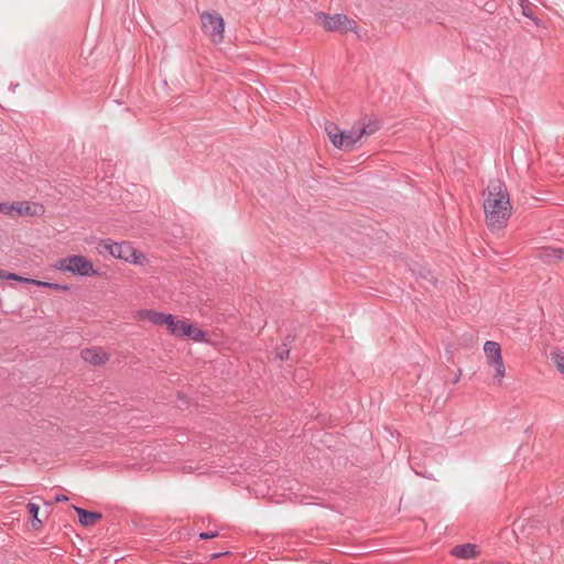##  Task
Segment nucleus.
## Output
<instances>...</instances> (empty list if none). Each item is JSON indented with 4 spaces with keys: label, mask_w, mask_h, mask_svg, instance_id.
I'll use <instances>...</instances> for the list:
<instances>
[{
    "label": "nucleus",
    "mask_w": 564,
    "mask_h": 564,
    "mask_svg": "<svg viewBox=\"0 0 564 564\" xmlns=\"http://www.w3.org/2000/svg\"><path fill=\"white\" fill-rule=\"evenodd\" d=\"M0 279H2V280H14V281H20V282L31 283V284L33 282V279L23 278V276H20L18 274H15V273L7 272L4 270H2V276H0Z\"/></svg>",
    "instance_id": "obj_19"
},
{
    "label": "nucleus",
    "mask_w": 564,
    "mask_h": 564,
    "mask_svg": "<svg viewBox=\"0 0 564 564\" xmlns=\"http://www.w3.org/2000/svg\"><path fill=\"white\" fill-rule=\"evenodd\" d=\"M100 246L107 250L112 257L118 259H128L133 254V247L129 242H116L110 239L102 240Z\"/></svg>",
    "instance_id": "obj_7"
},
{
    "label": "nucleus",
    "mask_w": 564,
    "mask_h": 564,
    "mask_svg": "<svg viewBox=\"0 0 564 564\" xmlns=\"http://www.w3.org/2000/svg\"><path fill=\"white\" fill-rule=\"evenodd\" d=\"M380 128V121L378 120H369L368 122H362L361 126L358 128L359 135L362 138L365 135H371L376 133Z\"/></svg>",
    "instance_id": "obj_15"
},
{
    "label": "nucleus",
    "mask_w": 564,
    "mask_h": 564,
    "mask_svg": "<svg viewBox=\"0 0 564 564\" xmlns=\"http://www.w3.org/2000/svg\"><path fill=\"white\" fill-rule=\"evenodd\" d=\"M32 284L42 286V288H48V289H52L55 291H68L69 290V288L65 284L44 282V281H40V280H34V279H33Z\"/></svg>",
    "instance_id": "obj_17"
},
{
    "label": "nucleus",
    "mask_w": 564,
    "mask_h": 564,
    "mask_svg": "<svg viewBox=\"0 0 564 564\" xmlns=\"http://www.w3.org/2000/svg\"><path fill=\"white\" fill-rule=\"evenodd\" d=\"M523 14H524V17H529V18L531 17V15L529 14V10H524V9H523Z\"/></svg>",
    "instance_id": "obj_32"
},
{
    "label": "nucleus",
    "mask_w": 564,
    "mask_h": 564,
    "mask_svg": "<svg viewBox=\"0 0 564 564\" xmlns=\"http://www.w3.org/2000/svg\"><path fill=\"white\" fill-rule=\"evenodd\" d=\"M73 509L77 513L79 523L83 527H91L102 518V514L97 511H89L77 506H73Z\"/></svg>",
    "instance_id": "obj_9"
},
{
    "label": "nucleus",
    "mask_w": 564,
    "mask_h": 564,
    "mask_svg": "<svg viewBox=\"0 0 564 564\" xmlns=\"http://www.w3.org/2000/svg\"><path fill=\"white\" fill-rule=\"evenodd\" d=\"M143 260H145L144 254L142 252L135 250L134 248H133V254H130L128 257V259H124V261H128V262H131L134 264H141Z\"/></svg>",
    "instance_id": "obj_21"
},
{
    "label": "nucleus",
    "mask_w": 564,
    "mask_h": 564,
    "mask_svg": "<svg viewBox=\"0 0 564 564\" xmlns=\"http://www.w3.org/2000/svg\"><path fill=\"white\" fill-rule=\"evenodd\" d=\"M80 355L86 362L95 366H101L109 360L108 354L100 348H85Z\"/></svg>",
    "instance_id": "obj_8"
},
{
    "label": "nucleus",
    "mask_w": 564,
    "mask_h": 564,
    "mask_svg": "<svg viewBox=\"0 0 564 564\" xmlns=\"http://www.w3.org/2000/svg\"><path fill=\"white\" fill-rule=\"evenodd\" d=\"M523 14H524V17H529V18L531 17V15L529 14V10H524V9H523Z\"/></svg>",
    "instance_id": "obj_31"
},
{
    "label": "nucleus",
    "mask_w": 564,
    "mask_h": 564,
    "mask_svg": "<svg viewBox=\"0 0 564 564\" xmlns=\"http://www.w3.org/2000/svg\"><path fill=\"white\" fill-rule=\"evenodd\" d=\"M275 358L283 361L290 358V347H288V343H282L275 349Z\"/></svg>",
    "instance_id": "obj_18"
},
{
    "label": "nucleus",
    "mask_w": 564,
    "mask_h": 564,
    "mask_svg": "<svg viewBox=\"0 0 564 564\" xmlns=\"http://www.w3.org/2000/svg\"><path fill=\"white\" fill-rule=\"evenodd\" d=\"M478 553V546L473 543L459 544L451 550L453 556L464 560L475 558Z\"/></svg>",
    "instance_id": "obj_10"
},
{
    "label": "nucleus",
    "mask_w": 564,
    "mask_h": 564,
    "mask_svg": "<svg viewBox=\"0 0 564 564\" xmlns=\"http://www.w3.org/2000/svg\"><path fill=\"white\" fill-rule=\"evenodd\" d=\"M68 501V497L63 495V494H57L55 497H54V500L53 501H45L44 505L47 506L48 508H52L53 503H57V502H66Z\"/></svg>",
    "instance_id": "obj_24"
},
{
    "label": "nucleus",
    "mask_w": 564,
    "mask_h": 564,
    "mask_svg": "<svg viewBox=\"0 0 564 564\" xmlns=\"http://www.w3.org/2000/svg\"><path fill=\"white\" fill-rule=\"evenodd\" d=\"M139 315L142 319H148L154 325H163L166 317V313L156 312L154 310H142Z\"/></svg>",
    "instance_id": "obj_14"
},
{
    "label": "nucleus",
    "mask_w": 564,
    "mask_h": 564,
    "mask_svg": "<svg viewBox=\"0 0 564 564\" xmlns=\"http://www.w3.org/2000/svg\"><path fill=\"white\" fill-rule=\"evenodd\" d=\"M0 213H2L4 215H11L12 206H10L9 203H0Z\"/></svg>",
    "instance_id": "obj_27"
},
{
    "label": "nucleus",
    "mask_w": 564,
    "mask_h": 564,
    "mask_svg": "<svg viewBox=\"0 0 564 564\" xmlns=\"http://www.w3.org/2000/svg\"><path fill=\"white\" fill-rule=\"evenodd\" d=\"M485 355L490 364L496 370L495 378L499 381L505 376V365L501 357V347L498 343L488 340L484 345Z\"/></svg>",
    "instance_id": "obj_5"
},
{
    "label": "nucleus",
    "mask_w": 564,
    "mask_h": 564,
    "mask_svg": "<svg viewBox=\"0 0 564 564\" xmlns=\"http://www.w3.org/2000/svg\"><path fill=\"white\" fill-rule=\"evenodd\" d=\"M58 268L78 276H94L99 274L98 271L94 269L93 262L80 254H73L61 259Z\"/></svg>",
    "instance_id": "obj_2"
},
{
    "label": "nucleus",
    "mask_w": 564,
    "mask_h": 564,
    "mask_svg": "<svg viewBox=\"0 0 564 564\" xmlns=\"http://www.w3.org/2000/svg\"><path fill=\"white\" fill-rule=\"evenodd\" d=\"M0 276H2V269H0Z\"/></svg>",
    "instance_id": "obj_33"
},
{
    "label": "nucleus",
    "mask_w": 564,
    "mask_h": 564,
    "mask_svg": "<svg viewBox=\"0 0 564 564\" xmlns=\"http://www.w3.org/2000/svg\"><path fill=\"white\" fill-rule=\"evenodd\" d=\"M173 336L186 337L196 343L207 341V333L200 328L195 327L187 319H181L178 322L177 328L173 329Z\"/></svg>",
    "instance_id": "obj_6"
},
{
    "label": "nucleus",
    "mask_w": 564,
    "mask_h": 564,
    "mask_svg": "<svg viewBox=\"0 0 564 564\" xmlns=\"http://www.w3.org/2000/svg\"><path fill=\"white\" fill-rule=\"evenodd\" d=\"M43 525V521L39 518H31V527L33 530H40Z\"/></svg>",
    "instance_id": "obj_28"
},
{
    "label": "nucleus",
    "mask_w": 564,
    "mask_h": 564,
    "mask_svg": "<svg viewBox=\"0 0 564 564\" xmlns=\"http://www.w3.org/2000/svg\"><path fill=\"white\" fill-rule=\"evenodd\" d=\"M325 132L327 133V135H330L343 132V130L339 129V127L336 123L327 121L325 123Z\"/></svg>",
    "instance_id": "obj_23"
},
{
    "label": "nucleus",
    "mask_w": 564,
    "mask_h": 564,
    "mask_svg": "<svg viewBox=\"0 0 564 564\" xmlns=\"http://www.w3.org/2000/svg\"><path fill=\"white\" fill-rule=\"evenodd\" d=\"M219 535V532L218 531H208V532H200L199 533V538L202 540H209V539H214V538H217Z\"/></svg>",
    "instance_id": "obj_26"
},
{
    "label": "nucleus",
    "mask_w": 564,
    "mask_h": 564,
    "mask_svg": "<svg viewBox=\"0 0 564 564\" xmlns=\"http://www.w3.org/2000/svg\"><path fill=\"white\" fill-rule=\"evenodd\" d=\"M26 509L29 513L31 514V518L39 517L40 506L34 502H29L26 506Z\"/></svg>",
    "instance_id": "obj_25"
},
{
    "label": "nucleus",
    "mask_w": 564,
    "mask_h": 564,
    "mask_svg": "<svg viewBox=\"0 0 564 564\" xmlns=\"http://www.w3.org/2000/svg\"><path fill=\"white\" fill-rule=\"evenodd\" d=\"M361 139L359 130L352 127L350 130H343V151H350L354 145Z\"/></svg>",
    "instance_id": "obj_13"
},
{
    "label": "nucleus",
    "mask_w": 564,
    "mask_h": 564,
    "mask_svg": "<svg viewBox=\"0 0 564 564\" xmlns=\"http://www.w3.org/2000/svg\"><path fill=\"white\" fill-rule=\"evenodd\" d=\"M10 206H12V212H15L19 216H36L39 210H43L42 205H30L28 202H15Z\"/></svg>",
    "instance_id": "obj_11"
},
{
    "label": "nucleus",
    "mask_w": 564,
    "mask_h": 564,
    "mask_svg": "<svg viewBox=\"0 0 564 564\" xmlns=\"http://www.w3.org/2000/svg\"><path fill=\"white\" fill-rule=\"evenodd\" d=\"M227 554H229V552H228V551H226V552H218V553H214V554H212V555H210V558H212V560H216V558H219V557H221V556H224V555H227Z\"/></svg>",
    "instance_id": "obj_30"
},
{
    "label": "nucleus",
    "mask_w": 564,
    "mask_h": 564,
    "mask_svg": "<svg viewBox=\"0 0 564 564\" xmlns=\"http://www.w3.org/2000/svg\"><path fill=\"white\" fill-rule=\"evenodd\" d=\"M330 142L333 143V145L339 150H341L343 145H344V141H343V132H339V133H336V134H330L328 135Z\"/></svg>",
    "instance_id": "obj_22"
},
{
    "label": "nucleus",
    "mask_w": 564,
    "mask_h": 564,
    "mask_svg": "<svg viewBox=\"0 0 564 564\" xmlns=\"http://www.w3.org/2000/svg\"><path fill=\"white\" fill-rule=\"evenodd\" d=\"M294 340H295V335L288 334V335L284 337L283 343H288V347H290V345H291Z\"/></svg>",
    "instance_id": "obj_29"
},
{
    "label": "nucleus",
    "mask_w": 564,
    "mask_h": 564,
    "mask_svg": "<svg viewBox=\"0 0 564 564\" xmlns=\"http://www.w3.org/2000/svg\"><path fill=\"white\" fill-rule=\"evenodd\" d=\"M202 26L205 34L212 37L213 42L219 43L224 39L225 21L216 11H205L200 14Z\"/></svg>",
    "instance_id": "obj_4"
},
{
    "label": "nucleus",
    "mask_w": 564,
    "mask_h": 564,
    "mask_svg": "<svg viewBox=\"0 0 564 564\" xmlns=\"http://www.w3.org/2000/svg\"><path fill=\"white\" fill-rule=\"evenodd\" d=\"M181 319H177L176 316H174L173 314H166L165 322H164L163 325H166L167 329L173 335V329L177 328V325H178Z\"/></svg>",
    "instance_id": "obj_20"
},
{
    "label": "nucleus",
    "mask_w": 564,
    "mask_h": 564,
    "mask_svg": "<svg viewBox=\"0 0 564 564\" xmlns=\"http://www.w3.org/2000/svg\"><path fill=\"white\" fill-rule=\"evenodd\" d=\"M482 195L487 226L491 230L503 228L512 212L507 185L499 178L490 180Z\"/></svg>",
    "instance_id": "obj_1"
},
{
    "label": "nucleus",
    "mask_w": 564,
    "mask_h": 564,
    "mask_svg": "<svg viewBox=\"0 0 564 564\" xmlns=\"http://www.w3.org/2000/svg\"><path fill=\"white\" fill-rule=\"evenodd\" d=\"M317 22L326 30V31H339V32H348L355 31L357 24L354 20L349 19L345 14H334L329 15L324 12H317L315 14Z\"/></svg>",
    "instance_id": "obj_3"
},
{
    "label": "nucleus",
    "mask_w": 564,
    "mask_h": 564,
    "mask_svg": "<svg viewBox=\"0 0 564 564\" xmlns=\"http://www.w3.org/2000/svg\"><path fill=\"white\" fill-rule=\"evenodd\" d=\"M563 254L562 248L545 247L540 251L539 258L545 263H551L561 260Z\"/></svg>",
    "instance_id": "obj_12"
},
{
    "label": "nucleus",
    "mask_w": 564,
    "mask_h": 564,
    "mask_svg": "<svg viewBox=\"0 0 564 564\" xmlns=\"http://www.w3.org/2000/svg\"><path fill=\"white\" fill-rule=\"evenodd\" d=\"M551 360L555 365L556 369L564 375V351L558 348L554 349L550 354Z\"/></svg>",
    "instance_id": "obj_16"
}]
</instances>
